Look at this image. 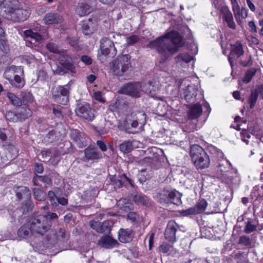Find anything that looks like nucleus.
I'll return each instance as SVG.
<instances>
[{
    "instance_id": "nucleus-11",
    "label": "nucleus",
    "mask_w": 263,
    "mask_h": 263,
    "mask_svg": "<svg viewBox=\"0 0 263 263\" xmlns=\"http://www.w3.org/2000/svg\"><path fill=\"white\" fill-rule=\"evenodd\" d=\"M18 4L17 0H4L0 6L1 15L10 20L11 18L8 16H17V7Z\"/></svg>"
},
{
    "instance_id": "nucleus-23",
    "label": "nucleus",
    "mask_w": 263,
    "mask_h": 263,
    "mask_svg": "<svg viewBox=\"0 0 263 263\" xmlns=\"http://www.w3.org/2000/svg\"><path fill=\"white\" fill-rule=\"evenodd\" d=\"M198 90L194 85H189L185 91L184 98L188 102L197 101Z\"/></svg>"
},
{
    "instance_id": "nucleus-15",
    "label": "nucleus",
    "mask_w": 263,
    "mask_h": 263,
    "mask_svg": "<svg viewBox=\"0 0 263 263\" xmlns=\"http://www.w3.org/2000/svg\"><path fill=\"white\" fill-rule=\"evenodd\" d=\"M77 115L88 121H92L95 117L94 110L88 103L79 105L76 109Z\"/></svg>"
},
{
    "instance_id": "nucleus-2",
    "label": "nucleus",
    "mask_w": 263,
    "mask_h": 263,
    "mask_svg": "<svg viewBox=\"0 0 263 263\" xmlns=\"http://www.w3.org/2000/svg\"><path fill=\"white\" fill-rule=\"evenodd\" d=\"M46 48L50 52L55 54V58L59 61V64H51V67L55 74L63 75L66 73L72 74L76 73L75 66L72 59L67 53V51L63 50L54 43H48Z\"/></svg>"
},
{
    "instance_id": "nucleus-32",
    "label": "nucleus",
    "mask_w": 263,
    "mask_h": 263,
    "mask_svg": "<svg viewBox=\"0 0 263 263\" xmlns=\"http://www.w3.org/2000/svg\"><path fill=\"white\" fill-rule=\"evenodd\" d=\"M153 83V81H149L147 83H141L142 84L141 93L142 92H144L146 93L151 94L152 96L155 95V92L158 90V88L155 86Z\"/></svg>"
},
{
    "instance_id": "nucleus-7",
    "label": "nucleus",
    "mask_w": 263,
    "mask_h": 263,
    "mask_svg": "<svg viewBox=\"0 0 263 263\" xmlns=\"http://www.w3.org/2000/svg\"><path fill=\"white\" fill-rule=\"evenodd\" d=\"M130 67V57L128 54L118 55L110 64L112 72L119 76H123Z\"/></svg>"
},
{
    "instance_id": "nucleus-4",
    "label": "nucleus",
    "mask_w": 263,
    "mask_h": 263,
    "mask_svg": "<svg viewBox=\"0 0 263 263\" xmlns=\"http://www.w3.org/2000/svg\"><path fill=\"white\" fill-rule=\"evenodd\" d=\"M210 152L213 155L214 157L219 161L218 162V171L221 173V177L228 178L230 181L231 178L237 177V171L235 168H231V163L227 159H222L223 157V154L220 150L217 148L212 146L210 147Z\"/></svg>"
},
{
    "instance_id": "nucleus-12",
    "label": "nucleus",
    "mask_w": 263,
    "mask_h": 263,
    "mask_svg": "<svg viewBox=\"0 0 263 263\" xmlns=\"http://www.w3.org/2000/svg\"><path fill=\"white\" fill-rule=\"evenodd\" d=\"M100 53L98 54L100 60L103 61V55L113 57L117 53V49L115 47L114 42L107 38H103L100 41Z\"/></svg>"
},
{
    "instance_id": "nucleus-60",
    "label": "nucleus",
    "mask_w": 263,
    "mask_h": 263,
    "mask_svg": "<svg viewBox=\"0 0 263 263\" xmlns=\"http://www.w3.org/2000/svg\"><path fill=\"white\" fill-rule=\"evenodd\" d=\"M40 155L42 158L44 159V161L51 158V151L50 149L43 150L41 152Z\"/></svg>"
},
{
    "instance_id": "nucleus-43",
    "label": "nucleus",
    "mask_w": 263,
    "mask_h": 263,
    "mask_svg": "<svg viewBox=\"0 0 263 263\" xmlns=\"http://www.w3.org/2000/svg\"><path fill=\"white\" fill-rule=\"evenodd\" d=\"M7 97L10 103L14 106H20L22 104V101L13 93H7Z\"/></svg>"
},
{
    "instance_id": "nucleus-10",
    "label": "nucleus",
    "mask_w": 263,
    "mask_h": 263,
    "mask_svg": "<svg viewBox=\"0 0 263 263\" xmlns=\"http://www.w3.org/2000/svg\"><path fill=\"white\" fill-rule=\"evenodd\" d=\"M73 82L69 81L67 84L55 87L52 89V97L57 103L61 104H66L68 101L70 87Z\"/></svg>"
},
{
    "instance_id": "nucleus-39",
    "label": "nucleus",
    "mask_w": 263,
    "mask_h": 263,
    "mask_svg": "<svg viewBox=\"0 0 263 263\" xmlns=\"http://www.w3.org/2000/svg\"><path fill=\"white\" fill-rule=\"evenodd\" d=\"M22 74H16L14 78L12 79V81H10V84L15 87L22 88L25 84L24 80L21 78Z\"/></svg>"
},
{
    "instance_id": "nucleus-33",
    "label": "nucleus",
    "mask_w": 263,
    "mask_h": 263,
    "mask_svg": "<svg viewBox=\"0 0 263 263\" xmlns=\"http://www.w3.org/2000/svg\"><path fill=\"white\" fill-rule=\"evenodd\" d=\"M118 238L121 242L128 243L132 240L133 236L130 231L120 229L118 233Z\"/></svg>"
},
{
    "instance_id": "nucleus-8",
    "label": "nucleus",
    "mask_w": 263,
    "mask_h": 263,
    "mask_svg": "<svg viewBox=\"0 0 263 263\" xmlns=\"http://www.w3.org/2000/svg\"><path fill=\"white\" fill-rule=\"evenodd\" d=\"M69 238V234L63 228L52 231L45 238L44 243L48 248L55 246L56 245L66 242Z\"/></svg>"
},
{
    "instance_id": "nucleus-34",
    "label": "nucleus",
    "mask_w": 263,
    "mask_h": 263,
    "mask_svg": "<svg viewBox=\"0 0 263 263\" xmlns=\"http://www.w3.org/2000/svg\"><path fill=\"white\" fill-rule=\"evenodd\" d=\"M18 236L20 237L26 238L32 235V230L31 227L29 226V221L22 226L18 230L17 232Z\"/></svg>"
},
{
    "instance_id": "nucleus-16",
    "label": "nucleus",
    "mask_w": 263,
    "mask_h": 263,
    "mask_svg": "<svg viewBox=\"0 0 263 263\" xmlns=\"http://www.w3.org/2000/svg\"><path fill=\"white\" fill-rule=\"evenodd\" d=\"M70 137L78 147L82 148L87 145L86 136L84 133H80L78 130H71Z\"/></svg>"
},
{
    "instance_id": "nucleus-28",
    "label": "nucleus",
    "mask_w": 263,
    "mask_h": 263,
    "mask_svg": "<svg viewBox=\"0 0 263 263\" xmlns=\"http://www.w3.org/2000/svg\"><path fill=\"white\" fill-rule=\"evenodd\" d=\"M43 20L46 24H53L62 22L63 18L58 13H49L45 16Z\"/></svg>"
},
{
    "instance_id": "nucleus-61",
    "label": "nucleus",
    "mask_w": 263,
    "mask_h": 263,
    "mask_svg": "<svg viewBox=\"0 0 263 263\" xmlns=\"http://www.w3.org/2000/svg\"><path fill=\"white\" fill-rule=\"evenodd\" d=\"M180 213L183 216H189L191 215L196 214L193 207L190 208L185 210H181L180 211Z\"/></svg>"
},
{
    "instance_id": "nucleus-52",
    "label": "nucleus",
    "mask_w": 263,
    "mask_h": 263,
    "mask_svg": "<svg viewBox=\"0 0 263 263\" xmlns=\"http://www.w3.org/2000/svg\"><path fill=\"white\" fill-rule=\"evenodd\" d=\"M173 250V247L172 245L163 243L159 247V250L163 253H167L171 252Z\"/></svg>"
},
{
    "instance_id": "nucleus-22",
    "label": "nucleus",
    "mask_w": 263,
    "mask_h": 263,
    "mask_svg": "<svg viewBox=\"0 0 263 263\" xmlns=\"http://www.w3.org/2000/svg\"><path fill=\"white\" fill-rule=\"evenodd\" d=\"M17 16H13L12 17H9L11 20L14 22H22L27 20L30 14V11L28 9H20L18 6L17 7Z\"/></svg>"
},
{
    "instance_id": "nucleus-38",
    "label": "nucleus",
    "mask_w": 263,
    "mask_h": 263,
    "mask_svg": "<svg viewBox=\"0 0 263 263\" xmlns=\"http://www.w3.org/2000/svg\"><path fill=\"white\" fill-rule=\"evenodd\" d=\"M175 60L177 63L180 64L187 63L193 60V57L187 53H182L178 54Z\"/></svg>"
},
{
    "instance_id": "nucleus-18",
    "label": "nucleus",
    "mask_w": 263,
    "mask_h": 263,
    "mask_svg": "<svg viewBox=\"0 0 263 263\" xmlns=\"http://www.w3.org/2000/svg\"><path fill=\"white\" fill-rule=\"evenodd\" d=\"M85 158L87 161L98 160L102 158V154L96 147L88 146L84 150Z\"/></svg>"
},
{
    "instance_id": "nucleus-24",
    "label": "nucleus",
    "mask_w": 263,
    "mask_h": 263,
    "mask_svg": "<svg viewBox=\"0 0 263 263\" xmlns=\"http://www.w3.org/2000/svg\"><path fill=\"white\" fill-rule=\"evenodd\" d=\"M202 109L200 104L196 103L192 105L188 112L189 119L192 120L198 118L202 114Z\"/></svg>"
},
{
    "instance_id": "nucleus-59",
    "label": "nucleus",
    "mask_w": 263,
    "mask_h": 263,
    "mask_svg": "<svg viewBox=\"0 0 263 263\" xmlns=\"http://www.w3.org/2000/svg\"><path fill=\"white\" fill-rule=\"evenodd\" d=\"M8 47L5 41L1 40H0V55H3L6 53L7 51Z\"/></svg>"
},
{
    "instance_id": "nucleus-21",
    "label": "nucleus",
    "mask_w": 263,
    "mask_h": 263,
    "mask_svg": "<svg viewBox=\"0 0 263 263\" xmlns=\"http://www.w3.org/2000/svg\"><path fill=\"white\" fill-rule=\"evenodd\" d=\"M89 0H85L84 2L79 4L76 9L77 13L80 16L89 14L92 11V6L88 3Z\"/></svg>"
},
{
    "instance_id": "nucleus-29",
    "label": "nucleus",
    "mask_w": 263,
    "mask_h": 263,
    "mask_svg": "<svg viewBox=\"0 0 263 263\" xmlns=\"http://www.w3.org/2000/svg\"><path fill=\"white\" fill-rule=\"evenodd\" d=\"M22 102H23L24 106L32 108L35 106V103L34 97L30 92L27 91H22Z\"/></svg>"
},
{
    "instance_id": "nucleus-42",
    "label": "nucleus",
    "mask_w": 263,
    "mask_h": 263,
    "mask_svg": "<svg viewBox=\"0 0 263 263\" xmlns=\"http://www.w3.org/2000/svg\"><path fill=\"white\" fill-rule=\"evenodd\" d=\"M120 149L124 153H128L133 149L132 142L130 141H125L120 145Z\"/></svg>"
},
{
    "instance_id": "nucleus-3",
    "label": "nucleus",
    "mask_w": 263,
    "mask_h": 263,
    "mask_svg": "<svg viewBox=\"0 0 263 263\" xmlns=\"http://www.w3.org/2000/svg\"><path fill=\"white\" fill-rule=\"evenodd\" d=\"M13 133L8 128H0V145L2 147L0 149V167L5 163H8L18 155L16 148L13 145L8 144L12 138Z\"/></svg>"
},
{
    "instance_id": "nucleus-27",
    "label": "nucleus",
    "mask_w": 263,
    "mask_h": 263,
    "mask_svg": "<svg viewBox=\"0 0 263 263\" xmlns=\"http://www.w3.org/2000/svg\"><path fill=\"white\" fill-rule=\"evenodd\" d=\"M99 243L103 248L106 249L114 248L118 245L117 241L109 236L102 237Z\"/></svg>"
},
{
    "instance_id": "nucleus-25",
    "label": "nucleus",
    "mask_w": 263,
    "mask_h": 263,
    "mask_svg": "<svg viewBox=\"0 0 263 263\" xmlns=\"http://www.w3.org/2000/svg\"><path fill=\"white\" fill-rule=\"evenodd\" d=\"M81 25L82 31L85 35L92 34L96 29V23L91 19L83 21Z\"/></svg>"
},
{
    "instance_id": "nucleus-57",
    "label": "nucleus",
    "mask_w": 263,
    "mask_h": 263,
    "mask_svg": "<svg viewBox=\"0 0 263 263\" xmlns=\"http://www.w3.org/2000/svg\"><path fill=\"white\" fill-rule=\"evenodd\" d=\"M256 227L255 224H252L251 222L248 221L246 223L245 229V232L246 233H250L256 230Z\"/></svg>"
},
{
    "instance_id": "nucleus-6",
    "label": "nucleus",
    "mask_w": 263,
    "mask_h": 263,
    "mask_svg": "<svg viewBox=\"0 0 263 263\" xmlns=\"http://www.w3.org/2000/svg\"><path fill=\"white\" fill-rule=\"evenodd\" d=\"M46 31V29L39 25L35 28L25 30L24 35L26 45L30 46L32 44L40 43L42 41L47 39L48 33Z\"/></svg>"
},
{
    "instance_id": "nucleus-51",
    "label": "nucleus",
    "mask_w": 263,
    "mask_h": 263,
    "mask_svg": "<svg viewBox=\"0 0 263 263\" xmlns=\"http://www.w3.org/2000/svg\"><path fill=\"white\" fill-rule=\"evenodd\" d=\"M139 37L135 34H133L126 37V42L127 46H132L139 41Z\"/></svg>"
},
{
    "instance_id": "nucleus-44",
    "label": "nucleus",
    "mask_w": 263,
    "mask_h": 263,
    "mask_svg": "<svg viewBox=\"0 0 263 263\" xmlns=\"http://www.w3.org/2000/svg\"><path fill=\"white\" fill-rule=\"evenodd\" d=\"M258 97V92L257 90L251 91V95L248 99V102L250 105V108H253L256 104Z\"/></svg>"
},
{
    "instance_id": "nucleus-30",
    "label": "nucleus",
    "mask_w": 263,
    "mask_h": 263,
    "mask_svg": "<svg viewBox=\"0 0 263 263\" xmlns=\"http://www.w3.org/2000/svg\"><path fill=\"white\" fill-rule=\"evenodd\" d=\"M109 109L112 111H118L123 113L127 109V106L125 103L120 100H116L114 103L109 105Z\"/></svg>"
},
{
    "instance_id": "nucleus-14",
    "label": "nucleus",
    "mask_w": 263,
    "mask_h": 263,
    "mask_svg": "<svg viewBox=\"0 0 263 263\" xmlns=\"http://www.w3.org/2000/svg\"><path fill=\"white\" fill-rule=\"evenodd\" d=\"M140 82L129 83L123 85L120 90V92L134 98L141 96V87Z\"/></svg>"
},
{
    "instance_id": "nucleus-56",
    "label": "nucleus",
    "mask_w": 263,
    "mask_h": 263,
    "mask_svg": "<svg viewBox=\"0 0 263 263\" xmlns=\"http://www.w3.org/2000/svg\"><path fill=\"white\" fill-rule=\"evenodd\" d=\"M239 243L245 246H249L251 243V239L246 236H241L239 239Z\"/></svg>"
},
{
    "instance_id": "nucleus-64",
    "label": "nucleus",
    "mask_w": 263,
    "mask_h": 263,
    "mask_svg": "<svg viewBox=\"0 0 263 263\" xmlns=\"http://www.w3.org/2000/svg\"><path fill=\"white\" fill-rule=\"evenodd\" d=\"M46 138H48V141L50 143L53 142L57 140L55 136V132L54 131L50 132L46 136Z\"/></svg>"
},
{
    "instance_id": "nucleus-53",
    "label": "nucleus",
    "mask_w": 263,
    "mask_h": 263,
    "mask_svg": "<svg viewBox=\"0 0 263 263\" xmlns=\"http://www.w3.org/2000/svg\"><path fill=\"white\" fill-rule=\"evenodd\" d=\"M232 10L236 21L239 23L240 22V10L239 5L232 7Z\"/></svg>"
},
{
    "instance_id": "nucleus-50",
    "label": "nucleus",
    "mask_w": 263,
    "mask_h": 263,
    "mask_svg": "<svg viewBox=\"0 0 263 263\" xmlns=\"http://www.w3.org/2000/svg\"><path fill=\"white\" fill-rule=\"evenodd\" d=\"M33 195L36 200L39 201H44L45 200V195L42 191L38 188H35L33 191Z\"/></svg>"
},
{
    "instance_id": "nucleus-48",
    "label": "nucleus",
    "mask_w": 263,
    "mask_h": 263,
    "mask_svg": "<svg viewBox=\"0 0 263 263\" xmlns=\"http://www.w3.org/2000/svg\"><path fill=\"white\" fill-rule=\"evenodd\" d=\"M256 72V70L254 68L248 70L246 72L245 77L243 79V82L246 84L249 83L255 74Z\"/></svg>"
},
{
    "instance_id": "nucleus-13",
    "label": "nucleus",
    "mask_w": 263,
    "mask_h": 263,
    "mask_svg": "<svg viewBox=\"0 0 263 263\" xmlns=\"http://www.w3.org/2000/svg\"><path fill=\"white\" fill-rule=\"evenodd\" d=\"M215 7L220 9L221 15L223 20L226 22L228 26L231 29H235L236 24L233 20L232 14L227 6L220 7L221 0H211Z\"/></svg>"
},
{
    "instance_id": "nucleus-58",
    "label": "nucleus",
    "mask_w": 263,
    "mask_h": 263,
    "mask_svg": "<svg viewBox=\"0 0 263 263\" xmlns=\"http://www.w3.org/2000/svg\"><path fill=\"white\" fill-rule=\"evenodd\" d=\"M110 222L108 221H105L103 222H101V231L102 230V233H108L110 231Z\"/></svg>"
},
{
    "instance_id": "nucleus-17",
    "label": "nucleus",
    "mask_w": 263,
    "mask_h": 263,
    "mask_svg": "<svg viewBox=\"0 0 263 263\" xmlns=\"http://www.w3.org/2000/svg\"><path fill=\"white\" fill-rule=\"evenodd\" d=\"M177 224L174 221H170L167 223L165 232V238L170 242L176 241V232L177 231Z\"/></svg>"
},
{
    "instance_id": "nucleus-19",
    "label": "nucleus",
    "mask_w": 263,
    "mask_h": 263,
    "mask_svg": "<svg viewBox=\"0 0 263 263\" xmlns=\"http://www.w3.org/2000/svg\"><path fill=\"white\" fill-rule=\"evenodd\" d=\"M23 73V70L21 67L11 66L5 70L4 77L9 82L12 81L16 74H22Z\"/></svg>"
},
{
    "instance_id": "nucleus-40",
    "label": "nucleus",
    "mask_w": 263,
    "mask_h": 263,
    "mask_svg": "<svg viewBox=\"0 0 263 263\" xmlns=\"http://www.w3.org/2000/svg\"><path fill=\"white\" fill-rule=\"evenodd\" d=\"M22 74H16L14 78L12 79V81H10V84L15 87L22 88L25 84L24 80L21 78Z\"/></svg>"
},
{
    "instance_id": "nucleus-41",
    "label": "nucleus",
    "mask_w": 263,
    "mask_h": 263,
    "mask_svg": "<svg viewBox=\"0 0 263 263\" xmlns=\"http://www.w3.org/2000/svg\"><path fill=\"white\" fill-rule=\"evenodd\" d=\"M208 203L206 200L202 199L199 200L195 206L193 207L196 214L202 213L206 208Z\"/></svg>"
},
{
    "instance_id": "nucleus-36",
    "label": "nucleus",
    "mask_w": 263,
    "mask_h": 263,
    "mask_svg": "<svg viewBox=\"0 0 263 263\" xmlns=\"http://www.w3.org/2000/svg\"><path fill=\"white\" fill-rule=\"evenodd\" d=\"M137 119L134 120L131 123L132 127L133 128H137L139 126V128L142 127L145 123V115L144 113H139L137 115Z\"/></svg>"
},
{
    "instance_id": "nucleus-46",
    "label": "nucleus",
    "mask_w": 263,
    "mask_h": 263,
    "mask_svg": "<svg viewBox=\"0 0 263 263\" xmlns=\"http://www.w3.org/2000/svg\"><path fill=\"white\" fill-rule=\"evenodd\" d=\"M171 189H165L160 194V200L161 202L169 203Z\"/></svg>"
},
{
    "instance_id": "nucleus-54",
    "label": "nucleus",
    "mask_w": 263,
    "mask_h": 263,
    "mask_svg": "<svg viewBox=\"0 0 263 263\" xmlns=\"http://www.w3.org/2000/svg\"><path fill=\"white\" fill-rule=\"evenodd\" d=\"M38 81L44 82L48 79L47 73L44 70H40L37 72Z\"/></svg>"
},
{
    "instance_id": "nucleus-9",
    "label": "nucleus",
    "mask_w": 263,
    "mask_h": 263,
    "mask_svg": "<svg viewBox=\"0 0 263 263\" xmlns=\"http://www.w3.org/2000/svg\"><path fill=\"white\" fill-rule=\"evenodd\" d=\"M29 222L33 235L36 234L43 235L51 227L50 221L47 217L44 216L40 215L31 219Z\"/></svg>"
},
{
    "instance_id": "nucleus-1",
    "label": "nucleus",
    "mask_w": 263,
    "mask_h": 263,
    "mask_svg": "<svg viewBox=\"0 0 263 263\" xmlns=\"http://www.w3.org/2000/svg\"><path fill=\"white\" fill-rule=\"evenodd\" d=\"M182 39L177 31H172L149 43L148 47L155 49L165 60L178 51L182 46Z\"/></svg>"
},
{
    "instance_id": "nucleus-55",
    "label": "nucleus",
    "mask_w": 263,
    "mask_h": 263,
    "mask_svg": "<svg viewBox=\"0 0 263 263\" xmlns=\"http://www.w3.org/2000/svg\"><path fill=\"white\" fill-rule=\"evenodd\" d=\"M89 226L97 232L99 233H102V230L100 229L101 222L96 221H91L89 222Z\"/></svg>"
},
{
    "instance_id": "nucleus-20",
    "label": "nucleus",
    "mask_w": 263,
    "mask_h": 263,
    "mask_svg": "<svg viewBox=\"0 0 263 263\" xmlns=\"http://www.w3.org/2000/svg\"><path fill=\"white\" fill-rule=\"evenodd\" d=\"M244 53V50L241 43L240 41H237L234 44L232 45V49L230 55L229 57V61L232 66V58L231 57L232 55H235L237 58L240 57Z\"/></svg>"
},
{
    "instance_id": "nucleus-49",
    "label": "nucleus",
    "mask_w": 263,
    "mask_h": 263,
    "mask_svg": "<svg viewBox=\"0 0 263 263\" xmlns=\"http://www.w3.org/2000/svg\"><path fill=\"white\" fill-rule=\"evenodd\" d=\"M6 118L7 120L13 122H16L20 121L17 115V112H14L11 111H7L6 113Z\"/></svg>"
},
{
    "instance_id": "nucleus-35",
    "label": "nucleus",
    "mask_w": 263,
    "mask_h": 263,
    "mask_svg": "<svg viewBox=\"0 0 263 263\" xmlns=\"http://www.w3.org/2000/svg\"><path fill=\"white\" fill-rule=\"evenodd\" d=\"M117 204L119 208L125 212H128L133 209V205L125 198L119 200Z\"/></svg>"
},
{
    "instance_id": "nucleus-63",
    "label": "nucleus",
    "mask_w": 263,
    "mask_h": 263,
    "mask_svg": "<svg viewBox=\"0 0 263 263\" xmlns=\"http://www.w3.org/2000/svg\"><path fill=\"white\" fill-rule=\"evenodd\" d=\"M241 134V140L245 142L247 144H249L248 139L250 138V134L246 130L242 131L240 133Z\"/></svg>"
},
{
    "instance_id": "nucleus-31",
    "label": "nucleus",
    "mask_w": 263,
    "mask_h": 263,
    "mask_svg": "<svg viewBox=\"0 0 263 263\" xmlns=\"http://www.w3.org/2000/svg\"><path fill=\"white\" fill-rule=\"evenodd\" d=\"M32 107H27L26 106L19 108L17 110V115L20 121L24 120L32 116Z\"/></svg>"
},
{
    "instance_id": "nucleus-47",
    "label": "nucleus",
    "mask_w": 263,
    "mask_h": 263,
    "mask_svg": "<svg viewBox=\"0 0 263 263\" xmlns=\"http://www.w3.org/2000/svg\"><path fill=\"white\" fill-rule=\"evenodd\" d=\"M134 201L138 203L148 206L149 205L148 199L146 197L140 195H135L133 198Z\"/></svg>"
},
{
    "instance_id": "nucleus-45",
    "label": "nucleus",
    "mask_w": 263,
    "mask_h": 263,
    "mask_svg": "<svg viewBox=\"0 0 263 263\" xmlns=\"http://www.w3.org/2000/svg\"><path fill=\"white\" fill-rule=\"evenodd\" d=\"M40 182H43L46 183V184H49L51 183V180L47 176L36 175L33 178L34 184L35 185H41L40 184Z\"/></svg>"
},
{
    "instance_id": "nucleus-37",
    "label": "nucleus",
    "mask_w": 263,
    "mask_h": 263,
    "mask_svg": "<svg viewBox=\"0 0 263 263\" xmlns=\"http://www.w3.org/2000/svg\"><path fill=\"white\" fill-rule=\"evenodd\" d=\"M181 195L179 192L171 189L169 203L179 204L181 203Z\"/></svg>"
},
{
    "instance_id": "nucleus-62",
    "label": "nucleus",
    "mask_w": 263,
    "mask_h": 263,
    "mask_svg": "<svg viewBox=\"0 0 263 263\" xmlns=\"http://www.w3.org/2000/svg\"><path fill=\"white\" fill-rule=\"evenodd\" d=\"M93 98L100 102H104L105 98L103 97V95L101 91H96L93 95Z\"/></svg>"
},
{
    "instance_id": "nucleus-5",
    "label": "nucleus",
    "mask_w": 263,
    "mask_h": 263,
    "mask_svg": "<svg viewBox=\"0 0 263 263\" xmlns=\"http://www.w3.org/2000/svg\"><path fill=\"white\" fill-rule=\"evenodd\" d=\"M190 155L197 169H204L209 166L210 164L209 156L200 146L192 145L191 147Z\"/></svg>"
},
{
    "instance_id": "nucleus-26",
    "label": "nucleus",
    "mask_w": 263,
    "mask_h": 263,
    "mask_svg": "<svg viewBox=\"0 0 263 263\" xmlns=\"http://www.w3.org/2000/svg\"><path fill=\"white\" fill-rule=\"evenodd\" d=\"M111 180V181L114 182L115 185L119 188L123 186H126L128 184H130L132 185V180L128 178L125 175L115 177H112Z\"/></svg>"
}]
</instances>
